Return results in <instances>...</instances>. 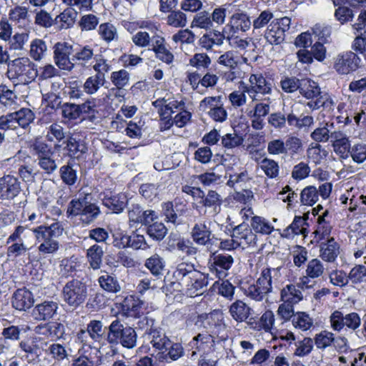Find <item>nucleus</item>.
<instances>
[{"label":"nucleus","instance_id":"15","mask_svg":"<svg viewBox=\"0 0 366 366\" xmlns=\"http://www.w3.org/2000/svg\"><path fill=\"white\" fill-rule=\"evenodd\" d=\"M330 322L332 329L337 332L341 331L345 327L351 330H355L361 325V319L357 313L351 312L344 315L339 310H335L331 314Z\"/></svg>","mask_w":366,"mask_h":366},{"label":"nucleus","instance_id":"30","mask_svg":"<svg viewBox=\"0 0 366 366\" xmlns=\"http://www.w3.org/2000/svg\"><path fill=\"white\" fill-rule=\"evenodd\" d=\"M307 219V217L295 216L292 222L283 230L282 236L288 239L299 234L306 236Z\"/></svg>","mask_w":366,"mask_h":366},{"label":"nucleus","instance_id":"61","mask_svg":"<svg viewBox=\"0 0 366 366\" xmlns=\"http://www.w3.org/2000/svg\"><path fill=\"white\" fill-rule=\"evenodd\" d=\"M318 199V191L315 186H307L300 193V202L304 205L312 206Z\"/></svg>","mask_w":366,"mask_h":366},{"label":"nucleus","instance_id":"60","mask_svg":"<svg viewBox=\"0 0 366 366\" xmlns=\"http://www.w3.org/2000/svg\"><path fill=\"white\" fill-rule=\"evenodd\" d=\"M259 167L269 178H276L279 175L280 167L278 162L274 159L264 158L259 162Z\"/></svg>","mask_w":366,"mask_h":366},{"label":"nucleus","instance_id":"45","mask_svg":"<svg viewBox=\"0 0 366 366\" xmlns=\"http://www.w3.org/2000/svg\"><path fill=\"white\" fill-rule=\"evenodd\" d=\"M152 105L157 109V112L160 117H172V114L174 113L172 107L177 104L175 103L174 98L166 99L164 97L154 101Z\"/></svg>","mask_w":366,"mask_h":366},{"label":"nucleus","instance_id":"37","mask_svg":"<svg viewBox=\"0 0 366 366\" xmlns=\"http://www.w3.org/2000/svg\"><path fill=\"white\" fill-rule=\"evenodd\" d=\"M254 104L252 108L246 109V114L249 117H265L270 111L271 100L269 97H266L260 102H251Z\"/></svg>","mask_w":366,"mask_h":366},{"label":"nucleus","instance_id":"51","mask_svg":"<svg viewBox=\"0 0 366 366\" xmlns=\"http://www.w3.org/2000/svg\"><path fill=\"white\" fill-rule=\"evenodd\" d=\"M251 227L255 232L262 234H269L274 230V226L267 219L259 216L252 217Z\"/></svg>","mask_w":366,"mask_h":366},{"label":"nucleus","instance_id":"42","mask_svg":"<svg viewBox=\"0 0 366 366\" xmlns=\"http://www.w3.org/2000/svg\"><path fill=\"white\" fill-rule=\"evenodd\" d=\"M302 300V292L295 285H287L281 290V300L294 305Z\"/></svg>","mask_w":366,"mask_h":366},{"label":"nucleus","instance_id":"64","mask_svg":"<svg viewBox=\"0 0 366 366\" xmlns=\"http://www.w3.org/2000/svg\"><path fill=\"white\" fill-rule=\"evenodd\" d=\"M145 267L152 274L158 276L162 274L164 267V262L159 254H154L146 260Z\"/></svg>","mask_w":366,"mask_h":366},{"label":"nucleus","instance_id":"36","mask_svg":"<svg viewBox=\"0 0 366 366\" xmlns=\"http://www.w3.org/2000/svg\"><path fill=\"white\" fill-rule=\"evenodd\" d=\"M224 39V35L218 31H209L203 34L199 39V45L206 49L210 50L214 46H221Z\"/></svg>","mask_w":366,"mask_h":366},{"label":"nucleus","instance_id":"2","mask_svg":"<svg viewBox=\"0 0 366 366\" xmlns=\"http://www.w3.org/2000/svg\"><path fill=\"white\" fill-rule=\"evenodd\" d=\"M286 270L284 267L265 268L255 283L243 286L244 294L255 301H262L274 288H277L282 282V274Z\"/></svg>","mask_w":366,"mask_h":366},{"label":"nucleus","instance_id":"38","mask_svg":"<svg viewBox=\"0 0 366 366\" xmlns=\"http://www.w3.org/2000/svg\"><path fill=\"white\" fill-rule=\"evenodd\" d=\"M104 256L103 248L94 244L89 247L86 252V257L89 266L93 269H99L102 264V258Z\"/></svg>","mask_w":366,"mask_h":366},{"label":"nucleus","instance_id":"34","mask_svg":"<svg viewBox=\"0 0 366 366\" xmlns=\"http://www.w3.org/2000/svg\"><path fill=\"white\" fill-rule=\"evenodd\" d=\"M102 204L112 210V212L119 214L123 212L127 204V197L124 194H118L113 196H105L102 199Z\"/></svg>","mask_w":366,"mask_h":366},{"label":"nucleus","instance_id":"25","mask_svg":"<svg viewBox=\"0 0 366 366\" xmlns=\"http://www.w3.org/2000/svg\"><path fill=\"white\" fill-rule=\"evenodd\" d=\"M144 335L149 342L156 350L159 351L161 355L164 354V350L169 347L171 340L160 328L151 329L144 332Z\"/></svg>","mask_w":366,"mask_h":366},{"label":"nucleus","instance_id":"21","mask_svg":"<svg viewBox=\"0 0 366 366\" xmlns=\"http://www.w3.org/2000/svg\"><path fill=\"white\" fill-rule=\"evenodd\" d=\"M330 137L334 152L341 159H347L350 152L351 144L347 134L342 131H334L331 132Z\"/></svg>","mask_w":366,"mask_h":366},{"label":"nucleus","instance_id":"46","mask_svg":"<svg viewBox=\"0 0 366 366\" xmlns=\"http://www.w3.org/2000/svg\"><path fill=\"white\" fill-rule=\"evenodd\" d=\"M98 282L100 287L108 292L117 293L121 290V286L117 279L107 272L101 275Z\"/></svg>","mask_w":366,"mask_h":366},{"label":"nucleus","instance_id":"39","mask_svg":"<svg viewBox=\"0 0 366 366\" xmlns=\"http://www.w3.org/2000/svg\"><path fill=\"white\" fill-rule=\"evenodd\" d=\"M242 56L235 51L229 50L222 54L217 59L218 64L229 69H236L242 64Z\"/></svg>","mask_w":366,"mask_h":366},{"label":"nucleus","instance_id":"62","mask_svg":"<svg viewBox=\"0 0 366 366\" xmlns=\"http://www.w3.org/2000/svg\"><path fill=\"white\" fill-rule=\"evenodd\" d=\"M325 267L322 261L317 258L310 260L305 269V274L312 279H317L322 276Z\"/></svg>","mask_w":366,"mask_h":366},{"label":"nucleus","instance_id":"16","mask_svg":"<svg viewBox=\"0 0 366 366\" xmlns=\"http://www.w3.org/2000/svg\"><path fill=\"white\" fill-rule=\"evenodd\" d=\"M72 46L67 42H57L54 46V59L55 64L62 70L71 71L74 67L70 56Z\"/></svg>","mask_w":366,"mask_h":366},{"label":"nucleus","instance_id":"31","mask_svg":"<svg viewBox=\"0 0 366 366\" xmlns=\"http://www.w3.org/2000/svg\"><path fill=\"white\" fill-rule=\"evenodd\" d=\"M252 309L242 300H236L229 307V313L238 323L246 322L251 315Z\"/></svg>","mask_w":366,"mask_h":366},{"label":"nucleus","instance_id":"63","mask_svg":"<svg viewBox=\"0 0 366 366\" xmlns=\"http://www.w3.org/2000/svg\"><path fill=\"white\" fill-rule=\"evenodd\" d=\"M333 123H325L322 127L315 129L310 134L311 138L316 142H327L331 139V129Z\"/></svg>","mask_w":366,"mask_h":366},{"label":"nucleus","instance_id":"28","mask_svg":"<svg viewBox=\"0 0 366 366\" xmlns=\"http://www.w3.org/2000/svg\"><path fill=\"white\" fill-rule=\"evenodd\" d=\"M199 318L202 320L204 327L216 330L215 332L219 333L226 328L223 321V313L219 310H214L209 314L199 316Z\"/></svg>","mask_w":366,"mask_h":366},{"label":"nucleus","instance_id":"56","mask_svg":"<svg viewBox=\"0 0 366 366\" xmlns=\"http://www.w3.org/2000/svg\"><path fill=\"white\" fill-rule=\"evenodd\" d=\"M167 16V24L174 28H183L187 24L186 14L180 10H173Z\"/></svg>","mask_w":366,"mask_h":366},{"label":"nucleus","instance_id":"11","mask_svg":"<svg viewBox=\"0 0 366 366\" xmlns=\"http://www.w3.org/2000/svg\"><path fill=\"white\" fill-rule=\"evenodd\" d=\"M291 20L285 16L274 19L267 26L264 37L271 45H280L285 39V31L290 29Z\"/></svg>","mask_w":366,"mask_h":366},{"label":"nucleus","instance_id":"47","mask_svg":"<svg viewBox=\"0 0 366 366\" xmlns=\"http://www.w3.org/2000/svg\"><path fill=\"white\" fill-rule=\"evenodd\" d=\"M98 34L101 39L107 43L118 39V32L116 26L109 22L101 24L99 26Z\"/></svg>","mask_w":366,"mask_h":366},{"label":"nucleus","instance_id":"59","mask_svg":"<svg viewBox=\"0 0 366 366\" xmlns=\"http://www.w3.org/2000/svg\"><path fill=\"white\" fill-rule=\"evenodd\" d=\"M63 127L57 123L51 124L48 128L46 139L49 142L59 143L66 137Z\"/></svg>","mask_w":366,"mask_h":366},{"label":"nucleus","instance_id":"17","mask_svg":"<svg viewBox=\"0 0 366 366\" xmlns=\"http://www.w3.org/2000/svg\"><path fill=\"white\" fill-rule=\"evenodd\" d=\"M360 57L352 51L338 54L334 63V68L341 74H347L359 67Z\"/></svg>","mask_w":366,"mask_h":366},{"label":"nucleus","instance_id":"1","mask_svg":"<svg viewBox=\"0 0 366 366\" xmlns=\"http://www.w3.org/2000/svg\"><path fill=\"white\" fill-rule=\"evenodd\" d=\"M173 277L174 290L185 291L191 297L202 294L208 284L207 274L196 269L194 265L189 262L178 264L173 272Z\"/></svg>","mask_w":366,"mask_h":366},{"label":"nucleus","instance_id":"3","mask_svg":"<svg viewBox=\"0 0 366 366\" xmlns=\"http://www.w3.org/2000/svg\"><path fill=\"white\" fill-rule=\"evenodd\" d=\"M64 230L63 223L57 220L33 228L31 231L39 244V253L44 257L56 253L60 248L58 238L63 234Z\"/></svg>","mask_w":366,"mask_h":366},{"label":"nucleus","instance_id":"44","mask_svg":"<svg viewBox=\"0 0 366 366\" xmlns=\"http://www.w3.org/2000/svg\"><path fill=\"white\" fill-rule=\"evenodd\" d=\"M105 82L106 79H103L99 76L95 75L89 76L83 84V92L88 95H94L99 92Z\"/></svg>","mask_w":366,"mask_h":366},{"label":"nucleus","instance_id":"58","mask_svg":"<svg viewBox=\"0 0 366 366\" xmlns=\"http://www.w3.org/2000/svg\"><path fill=\"white\" fill-rule=\"evenodd\" d=\"M84 211L80 214V219L84 224H90L100 214V209L98 206L94 203L87 202L86 206L84 207Z\"/></svg>","mask_w":366,"mask_h":366},{"label":"nucleus","instance_id":"4","mask_svg":"<svg viewBox=\"0 0 366 366\" xmlns=\"http://www.w3.org/2000/svg\"><path fill=\"white\" fill-rule=\"evenodd\" d=\"M6 76L13 81L28 84L36 78L38 71L28 57H19L8 64Z\"/></svg>","mask_w":366,"mask_h":366},{"label":"nucleus","instance_id":"48","mask_svg":"<svg viewBox=\"0 0 366 366\" xmlns=\"http://www.w3.org/2000/svg\"><path fill=\"white\" fill-rule=\"evenodd\" d=\"M19 347L25 353L28 362H31L39 357V348L34 340H24L19 342Z\"/></svg>","mask_w":366,"mask_h":366},{"label":"nucleus","instance_id":"5","mask_svg":"<svg viewBox=\"0 0 366 366\" xmlns=\"http://www.w3.org/2000/svg\"><path fill=\"white\" fill-rule=\"evenodd\" d=\"M137 335L134 328L124 326L119 320H115L109 326V344L117 345L120 344L127 349H132L137 345Z\"/></svg>","mask_w":366,"mask_h":366},{"label":"nucleus","instance_id":"55","mask_svg":"<svg viewBox=\"0 0 366 366\" xmlns=\"http://www.w3.org/2000/svg\"><path fill=\"white\" fill-rule=\"evenodd\" d=\"M94 50L91 45L79 46L75 51L72 60H76L82 64H86L95 57Z\"/></svg>","mask_w":366,"mask_h":366},{"label":"nucleus","instance_id":"49","mask_svg":"<svg viewBox=\"0 0 366 366\" xmlns=\"http://www.w3.org/2000/svg\"><path fill=\"white\" fill-rule=\"evenodd\" d=\"M274 19V14L270 9H265L262 11L255 18L252 20L253 32L262 29L268 26Z\"/></svg>","mask_w":366,"mask_h":366},{"label":"nucleus","instance_id":"18","mask_svg":"<svg viewBox=\"0 0 366 366\" xmlns=\"http://www.w3.org/2000/svg\"><path fill=\"white\" fill-rule=\"evenodd\" d=\"M36 335L45 337L47 339L58 340L64 339L65 325L59 321H50L46 323H41L34 329Z\"/></svg>","mask_w":366,"mask_h":366},{"label":"nucleus","instance_id":"6","mask_svg":"<svg viewBox=\"0 0 366 366\" xmlns=\"http://www.w3.org/2000/svg\"><path fill=\"white\" fill-rule=\"evenodd\" d=\"M248 81V84L242 81L241 85H244V91L247 92L251 102H260L272 94V83L262 74H252Z\"/></svg>","mask_w":366,"mask_h":366},{"label":"nucleus","instance_id":"23","mask_svg":"<svg viewBox=\"0 0 366 366\" xmlns=\"http://www.w3.org/2000/svg\"><path fill=\"white\" fill-rule=\"evenodd\" d=\"M59 304L53 300H46L37 304L32 310V316L38 321H46L57 315Z\"/></svg>","mask_w":366,"mask_h":366},{"label":"nucleus","instance_id":"43","mask_svg":"<svg viewBox=\"0 0 366 366\" xmlns=\"http://www.w3.org/2000/svg\"><path fill=\"white\" fill-rule=\"evenodd\" d=\"M285 156L294 157L303 151L302 141L296 136H288L285 141Z\"/></svg>","mask_w":366,"mask_h":366},{"label":"nucleus","instance_id":"20","mask_svg":"<svg viewBox=\"0 0 366 366\" xmlns=\"http://www.w3.org/2000/svg\"><path fill=\"white\" fill-rule=\"evenodd\" d=\"M21 190L20 182L14 176L8 174L0 178V199H13Z\"/></svg>","mask_w":366,"mask_h":366},{"label":"nucleus","instance_id":"12","mask_svg":"<svg viewBox=\"0 0 366 366\" xmlns=\"http://www.w3.org/2000/svg\"><path fill=\"white\" fill-rule=\"evenodd\" d=\"M199 109L208 114L214 122L222 123L227 119L221 96L206 97L199 102Z\"/></svg>","mask_w":366,"mask_h":366},{"label":"nucleus","instance_id":"7","mask_svg":"<svg viewBox=\"0 0 366 366\" xmlns=\"http://www.w3.org/2000/svg\"><path fill=\"white\" fill-rule=\"evenodd\" d=\"M33 155L36 157L37 164L46 174H51L57 169V164L53 158L54 151L45 142L36 139L30 146Z\"/></svg>","mask_w":366,"mask_h":366},{"label":"nucleus","instance_id":"29","mask_svg":"<svg viewBox=\"0 0 366 366\" xmlns=\"http://www.w3.org/2000/svg\"><path fill=\"white\" fill-rule=\"evenodd\" d=\"M34 300L32 293L26 288L17 290L12 296L11 304L16 310L23 311L30 308Z\"/></svg>","mask_w":366,"mask_h":366},{"label":"nucleus","instance_id":"32","mask_svg":"<svg viewBox=\"0 0 366 366\" xmlns=\"http://www.w3.org/2000/svg\"><path fill=\"white\" fill-rule=\"evenodd\" d=\"M340 254V244L334 238L320 244V257L327 262H334Z\"/></svg>","mask_w":366,"mask_h":366},{"label":"nucleus","instance_id":"41","mask_svg":"<svg viewBox=\"0 0 366 366\" xmlns=\"http://www.w3.org/2000/svg\"><path fill=\"white\" fill-rule=\"evenodd\" d=\"M18 97L14 91L6 84H0V104L6 109H14L18 105Z\"/></svg>","mask_w":366,"mask_h":366},{"label":"nucleus","instance_id":"26","mask_svg":"<svg viewBox=\"0 0 366 366\" xmlns=\"http://www.w3.org/2000/svg\"><path fill=\"white\" fill-rule=\"evenodd\" d=\"M151 50L154 52L156 57L159 60L167 64H170L173 61L174 55L166 47L165 39L163 36L158 34L152 36Z\"/></svg>","mask_w":366,"mask_h":366},{"label":"nucleus","instance_id":"52","mask_svg":"<svg viewBox=\"0 0 366 366\" xmlns=\"http://www.w3.org/2000/svg\"><path fill=\"white\" fill-rule=\"evenodd\" d=\"M130 74L124 69L112 72L110 81L117 89L121 90L129 84Z\"/></svg>","mask_w":366,"mask_h":366},{"label":"nucleus","instance_id":"14","mask_svg":"<svg viewBox=\"0 0 366 366\" xmlns=\"http://www.w3.org/2000/svg\"><path fill=\"white\" fill-rule=\"evenodd\" d=\"M35 114L29 108H21L19 110L5 115V130L16 129L18 127L27 128L34 122Z\"/></svg>","mask_w":366,"mask_h":366},{"label":"nucleus","instance_id":"50","mask_svg":"<svg viewBox=\"0 0 366 366\" xmlns=\"http://www.w3.org/2000/svg\"><path fill=\"white\" fill-rule=\"evenodd\" d=\"M47 46L41 39H34L31 41L29 54L34 61L41 60L46 54Z\"/></svg>","mask_w":366,"mask_h":366},{"label":"nucleus","instance_id":"13","mask_svg":"<svg viewBox=\"0 0 366 366\" xmlns=\"http://www.w3.org/2000/svg\"><path fill=\"white\" fill-rule=\"evenodd\" d=\"M300 93L311 101L307 103V106L312 110L318 109L323 107L327 98L321 95L320 88L318 84L311 79H302Z\"/></svg>","mask_w":366,"mask_h":366},{"label":"nucleus","instance_id":"57","mask_svg":"<svg viewBox=\"0 0 366 366\" xmlns=\"http://www.w3.org/2000/svg\"><path fill=\"white\" fill-rule=\"evenodd\" d=\"M94 64L92 66L93 70L96 72L95 76L106 79V74L111 70L112 66L108 60L101 55H96Z\"/></svg>","mask_w":366,"mask_h":366},{"label":"nucleus","instance_id":"22","mask_svg":"<svg viewBox=\"0 0 366 366\" xmlns=\"http://www.w3.org/2000/svg\"><path fill=\"white\" fill-rule=\"evenodd\" d=\"M231 237L235 238L239 247L244 249L247 247L254 246L257 235L247 224H240L232 229Z\"/></svg>","mask_w":366,"mask_h":366},{"label":"nucleus","instance_id":"35","mask_svg":"<svg viewBox=\"0 0 366 366\" xmlns=\"http://www.w3.org/2000/svg\"><path fill=\"white\" fill-rule=\"evenodd\" d=\"M65 149L71 157L79 158L87 152V145L84 140L69 137L66 142Z\"/></svg>","mask_w":366,"mask_h":366},{"label":"nucleus","instance_id":"54","mask_svg":"<svg viewBox=\"0 0 366 366\" xmlns=\"http://www.w3.org/2000/svg\"><path fill=\"white\" fill-rule=\"evenodd\" d=\"M60 272L65 276L72 275L80 267V262L75 256L64 258L61 261Z\"/></svg>","mask_w":366,"mask_h":366},{"label":"nucleus","instance_id":"9","mask_svg":"<svg viewBox=\"0 0 366 366\" xmlns=\"http://www.w3.org/2000/svg\"><path fill=\"white\" fill-rule=\"evenodd\" d=\"M250 178L247 171L230 174L227 184L235 191L234 199L240 202H247L252 198V192L249 189Z\"/></svg>","mask_w":366,"mask_h":366},{"label":"nucleus","instance_id":"33","mask_svg":"<svg viewBox=\"0 0 366 366\" xmlns=\"http://www.w3.org/2000/svg\"><path fill=\"white\" fill-rule=\"evenodd\" d=\"M252 25L249 17L244 12H236L230 18L229 26L234 33L246 32Z\"/></svg>","mask_w":366,"mask_h":366},{"label":"nucleus","instance_id":"8","mask_svg":"<svg viewBox=\"0 0 366 366\" xmlns=\"http://www.w3.org/2000/svg\"><path fill=\"white\" fill-rule=\"evenodd\" d=\"M88 290L85 282L73 279L64 286L62 290L63 300L72 309H76L86 300Z\"/></svg>","mask_w":366,"mask_h":366},{"label":"nucleus","instance_id":"10","mask_svg":"<svg viewBox=\"0 0 366 366\" xmlns=\"http://www.w3.org/2000/svg\"><path fill=\"white\" fill-rule=\"evenodd\" d=\"M88 333L90 339L92 340L94 348L99 352L104 350V347L109 344L108 331L103 327V323L99 320H92L87 325L86 331L81 330L78 333L79 339L83 337L86 333Z\"/></svg>","mask_w":366,"mask_h":366},{"label":"nucleus","instance_id":"40","mask_svg":"<svg viewBox=\"0 0 366 366\" xmlns=\"http://www.w3.org/2000/svg\"><path fill=\"white\" fill-rule=\"evenodd\" d=\"M328 213V211L325 210L322 215H319L317 217L318 226L315 232L317 241H327L328 239L332 238L330 237L332 231V226L325 219Z\"/></svg>","mask_w":366,"mask_h":366},{"label":"nucleus","instance_id":"53","mask_svg":"<svg viewBox=\"0 0 366 366\" xmlns=\"http://www.w3.org/2000/svg\"><path fill=\"white\" fill-rule=\"evenodd\" d=\"M28 40L29 32H16L13 36H11L6 42L8 43L10 50L20 51L24 49Z\"/></svg>","mask_w":366,"mask_h":366},{"label":"nucleus","instance_id":"19","mask_svg":"<svg viewBox=\"0 0 366 366\" xmlns=\"http://www.w3.org/2000/svg\"><path fill=\"white\" fill-rule=\"evenodd\" d=\"M233 257L227 254L212 253L210 257L209 269L212 272H215L219 279H224L227 275V271L233 264Z\"/></svg>","mask_w":366,"mask_h":366},{"label":"nucleus","instance_id":"24","mask_svg":"<svg viewBox=\"0 0 366 366\" xmlns=\"http://www.w3.org/2000/svg\"><path fill=\"white\" fill-rule=\"evenodd\" d=\"M190 234L193 242L197 244L207 247L212 244V230L205 222L196 223Z\"/></svg>","mask_w":366,"mask_h":366},{"label":"nucleus","instance_id":"27","mask_svg":"<svg viewBox=\"0 0 366 366\" xmlns=\"http://www.w3.org/2000/svg\"><path fill=\"white\" fill-rule=\"evenodd\" d=\"M9 20L14 23L19 28L29 26L31 20L29 8L25 6L16 5L9 11Z\"/></svg>","mask_w":366,"mask_h":366}]
</instances>
